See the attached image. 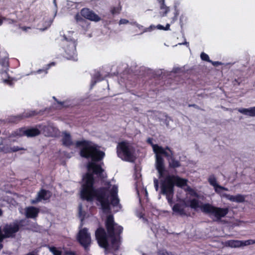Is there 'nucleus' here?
Listing matches in <instances>:
<instances>
[{
  "label": "nucleus",
  "mask_w": 255,
  "mask_h": 255,
  "mask_svg": "<svg viewBox=\"0 0 255 255\" xmlns=\"http://www.w3.org/2000/svg\"><path fill=\"white\" fill-rule=\"evenodd\" d=\"M188 106L189 107H192L195 108H196L197 109H200L199 107L197 105H196L195 104H190V105H188Z\"/></svg>",
  "instance_id": "nucleus-43"
},
{
  "label": "nucleus",
  "mask_w": 255,
  "mask_h": 255,
  "mask_svg": "<svg viewBox=\"0 0 255 255\" xmlns=\"http://www.w3.org/2000/svg\"><path fill=\"white\" fill-rule=\"evenodd\" d=\"M165 148L166 151L168 150L167 154H169L168 157H166L168 161L169 166L173 168L180 167L181 164L174 157V152L168 146H166Z\"/></svg>",
  "instance_id": "nucleus-15"
},
{
  "label": "nucleus",
  "mask_w": 255,
  "mask_h": 255,
  "mask_svg": "<svg viewBox=\"0 0 255 255\" xmlns=\"http://www.w3.org/2000/svg\"><path fill=\"white\" fill-rule=\"evenodd\" d=\"M21 28V29H22V30H23V31H26V30H27V29H29V28H30V27H22Z\"/></svg>",
  "instance_id": "nucleus-45"
},
{
  "label": "nucleus",
  "mask_w": 255,
  "mask_h": 255,
  "mask_svg": "<svg viewBox=\"0 0 255 255\" xmlns=\"http://www.w3.org/2000/svg\"><path fill=\"white\" fill-rule=\"evenodd\" d=\"M157 27L159 29H164V27L161 25H160V24L158 25L157 26Z\"/></svg>",
  "instance_id": "nucleus-44"
},
{
  "label": "nucleus",
  "mask_w": 255,
  "mask_h": 255,
  "mask_svg": "<svg viewBox=\"0 0 255 255\" xmlns=\"http://www.w3.org/2000/svg\"><path fill=\"white\" fill-rule=\"evenodd\" d=\"M221 190L228 191V189L219 185L218 188H216V192L218 194H221Z\"/></svg>",
  "instance_id": "nucleus-35"
},
{
  "label": "nucleus",
  "mask_w": 255,
  "mask_h": 255,
  "mask_svg": "<svg viewBox=\"0 0 255 255\" xmlns=\"http://www.w3.org/2000/svg\"><path fill=\"white\" fill-rule=\"evenodd\" d=\"M190 204L188 207L194 210L200 208L201 211L205 214L213 215L217 221H219L222 218L225 217L229 212L228 208H220L213 206L209 203H205L200 205V202L196 199H193L189 201Z\"/></svg>",
  "instance_id": "nucleus-3"
},
{
  "label": "nucleus",
  "mask_w": 255,
  "mask_h": 255,
  "mask_svg": "<svg viewBox=\"0 0 255 255\" xmlns=\"http://www.w3.org/2000/svg\"><path fill=\"white\" fill-rule=\"evenodd\" d=\"M95 236L99 246L106 248L108 246V239L105 230L101 228H98L95 232Z\"/></svg>",
  "instance_id": "nucleus-12"
},
{
  "label": "nucleus",
  "mask_w": 255,
  "mask_h": 255,
  "mask_svg": "<svg viewBox=\"0 0 255 255\" xmlns=\"http://www.w3.org/2000/svg\"><path fill=\"white\" fill-rule=\"evenodd\" d=\"M242 247L246 246L255 244V240H248L247 241H241Z\"/></svg>",
  "instance_id": "nucleus-31"
},
{
  "label": "nucleus",
  "mask_w": 255,
  "mask_h": 255,
  "mask_svg": "<svg viewBox=\"0 0 255 255\" xmlns=\"http://www.w3.org/2000/svg\"><path fill=\"white\" fill-rule=\"evenodd\" d=\"M16 120H15L14 121V122H17L18 121H19V120H20L21 119V117L20 116H18V117H16Z\"/></svg>",
  "instance_id": "nucleus-47"
},
{
  "label": "nucleus",
  "mask_w": 255,
  "mask_h": 255,
  "mask_svg": "<svg viewBox=\"0 0 255 255\" xmlns=\"http://www.w3.org/2000/svg\"><path fill=\"white\" fill-rule=\"evenodd\" d=\"M88 173L83 177L81 197L83 199L92 201L96 199L101 204L105 212L110 209L109 200L114 208V211H118L120 208L119 200L117 197L118 186L116 185L108 184V189L101 188L97 190L94 187L93 173L98 175L101 178H104L103 169L94 162H90L87 166Z\"/></svg>",
  "instance_id": "nucleus-1"
},
{
  "label": "nucleus",
  "mask_w": 255,
  "mask_h": 255,
  "mask_svg": "<svg viewBox=\"0 0 255 255\" xmlns=\"http://www.w3.org/2000/svg\"><path fill=\"white\" fill-rule=\"evenodd\" d=\"M23 148L19 147L18 146H13L12 147H6L3 150V151L6 152H16L19 151L20 150H23Z\"/></svg>",
  "instance_id": "nucleus-27"
},
{
  "label": "nucleus",
  "mask_w": 255,
  "mask_h": 255,
  "mask_svg": "<svg viewBox=\"0 0 255 255\" xmlns=\"http://www.w3.org/2000/svg\"><path fill=\"white\" fill-rule=\"evenodd\" d=\"M106 226L108 233L111 238L112 248L117 250L121 245L120 234L122 232L123 228L114 222L112 215L107 217Z\"/></svg>",
  "instance_id": "nucleus-4"
},
{
  "label": "nucleus",
  "mask_w": 255,
  "mask_h": 255,
  "mask_svg": "<svg viewBox=\"0 0 255 255\" xmlns=\"http://www.w3.org/2000/svg\"><path fill=\"white\" fill-rule=\"evenodd\" d=\"M117 154L122 160L128 161V143L123 141L119 143L117 146Z\"/></svg>",
  "instance_id": "nucleus-14"
},
{
  "label": "nucleus",
  "mask_w": 255,
  "mask_h": 255,
  "mask_svg": "<svg viewBox=\"0 0 255 255\" xmlns=\"http://www.w3.org/2000/svg\"><path fill=\"white\" fill-rule=\"evenodd\" d=\"M77 239L79 243L86 250L87 249L91 244V235L88 232L87 228H83L79 230Z\"/></svg>",
  "instance_id": "nucleus-10"
},
{
  "label": "nucleus",
  "mask_w": 255,
  "mask_h": 255,
  "mask_svg": "<svg viewBox=\"0 0 255 255\" xmlns=\"http://www.w3.org/2000/svg\"><path fill=\"white\" fill-rule=\"evenodd\" d=\"M201 58L202 60L208 62H211V61L209 59V57L207 54L204 52H202L200 55Z\"/></svg>",
  "instance_id": "nucleus-32"
},
{
  "label": "nucleus",
  "mask_w": 255,
  "mask_h": 255,
  "mask_svg": "<svg viewBox=\"0 0 255 255\" xmlns=\"http://www.w3.org/2000/svg\"><path fill=\"white\" fill-rule=\"evenodd\" d=\"M3 20H6L8 23H12L13 22H14V20L12 19L5 18L4 17H1L0 16V25L2 24V21Z\"/></svg>",
  "instance_id": "nucleus-36"
},
{
  "label": "nucleus",
  "mask_w": 255,
  "mask_h": 255,
  "mask_svg": "<svg viewBox=\"0 0 255 255\" xmlns=\"http://www.w3.org/2000/svg\"><path fill=\"white\" fill-rule=\"evenodd\" d=\"M71 32H68L67 34H64L62 36L61 45L65 52L66 58L74 61L77 60V55L76 54V42L72 38Z\"/></svg>",
  "instance_id": "nucleus-5"
},
{
  "label": "nucleus",
  "mask_w": 255,
  "mask_h": 255,
  "mask_svg": "<svg viewBox=\"0 0 255 255\" xmlns=\"http://www.w3.org/2000/svg\"><path fill=\"white\" fill-rule=\"evenodd\" d=\"M212 64L214 65V66H218V65H219L221 64V63L219 62H218V61H216V62H213L211 61V62Z\"/></svg>",
  "instance_id": "nucleus-42"
},
{
  "label": "nucleus",
  "mask_w": 255,
  "mask_h": 255,
  "mask_svg": "<svg viewBox=\"0 0 255 255\" xmlns=\"http://www.w3.org/2000/svg\"><path fill=\"white\" fill-rule=\"evenodd\" d=\"M51 196L50 192L45 190H40L37 194V197L35 200L31 201L32 204H36L42 200H46Z\"/></svg>",
  "instance_id": "nucleus-19"
},
{
  "label": "nucleus",
  "mask_w": 255,
  "mask_h": 255,
  "mask_svg": "<svg viewBox=\"0 0 255 255\" xmlns=\"http://www.w3.org/2000/svg\"><path fill=\"white\" fill-rule=\"evenodd\" d=\"M153 151L155 154L156 161L155 167L157 170L159 177L163 176L165 171L164 160L161 155H164L165 157H168L169 154H167V151L165 148L159 145L153 146Z\"/></svg>",
  "instance_id": "nucleus-6"
},
{
  "label": "nucleus",
  "mask_w": 255,
  "mask_h": 255,
  "mask_svg": "<svg viewBox=\"0 0 255 255\" xmlns=\"http://www.w3.org/2000/svg\"><path fill=\"white\" fill-rule=\"evenodd\" d=\"M142 255H146L145 254H143Z\"/></svg>",
  "instance_id": "nucleus-51"
},
{
  "label": "nucleus",
  "mask_w": 255,
  "mask_h": 255,
  "mask_svg": "<svg viewBox=\"0 0 255 255\" xmlns=\"http://www.w3.org/2000/svg\"><path fill=\"white\" fill-rule=\"evenodd\" d=\"M35 114H35V112L34 111H29L28 112L24 113V114L23 115V116L24 117L27 118V117H31V116H34Z\"/></svg>",
  "instance_id": "nucleus-37"
},
{
  "label": "nucleus",
  "mask_w": 255,
  "mask_h": 255,
  "mask_svg": "<svg viewBox=\"0 0 255 255\" xmlns=\"http://www.w3.org/2000/svg\"><path fill=\"white\" fill-rule=\"evenodd\" d=\"M81 14L85 18L92 21H98L100 17L88 8H83L81 11Z\"/></svg>",
  "instance_id": "nucleus-17"
},
{
  "label": "nucleus",
  "mask_w": 255,
  "mask_h": 255,
  "mask_svg": "<svg viewBox=\"0 0 255 255\" xmlns=\"http://www.w3.org/2000/svg\"><path fill=\"white\" fill-rule=\"evenodd\" d=\"M225 245L231 248H239L242 247V242L239 240H229L225 243Z\"/></svg>",
  "instance_id": "nucleus-25"
},
{
  "label": "nucleus",
  "mask_w": 255,
  "mask_h": 255,
  "mask_svg": "<svg viewBox=\"0 0 255 255\" xmlns=\"http://www.w3.org/2000/svg\"><path fill=\"white\" fill-rule=\"evenodd\" d=\"M60 104L61 105V106H63L64 103H60Z\"/></svg>",
  "instance_id": "nucleus-49"
},
{
  "label": "nucleus",
  "mask_w": 255,
  "mask_h": 255,
  "mask_svg": "<svg viewBox=\"0 0 255 255\" xmlns=\"http://www.w3.org/2000/svg\"><path fill=\"white\" fill-rule=\"evenodd\" d=\"M208 181L210 184L214 187L215 191H216V188H218V186L220 185L217 183L216 178L213 176H210Z\"/></svg>",
  "instance_id": "nucleus-28"
},
{
  "label": "nucleus",
  "mask_w": 255,
  "mask_h": 255,
  "mask_svg": "<svg viewBox=\"0 0 255 255\" xmlns=\"http://www.w3.org/2000/svg\"><path fill=\"white\" fill-rule=\"evenodd\" d=\"M186 207H188V204L186 203L183 204L177 203L172 207V210L174 212L181 216H185L187 215L185 210V208Z\"/></svg>",
  "instance_id": "nucleus-20"
},
{
  "label": "nucleus",
  "mask_w": 255,
  "mask_h": 255,
  "mask_svg": "<svg viewBox=\"0 0 255 255\" xmlns=\"http://www.w3.org/2000/svg\"><path fill=\"white\" fill-rule=\"evenodd\" d=\"M79 215L81 218V221H82L85 218H86L88 216H87L85 212L83 210L81 205L79 206Z\"/></svg>",
  "instance_id": "nucleus-30"
},
{
  "label": "nucleus",
  "mask_w": 255,
  "mask_h": 255,
  "mask_svg": "<svg viewBox=\"0 0 255 255\" xmlns=\"http://www.w3.org/2000/svg\"><path fill=\"white\" fill-rule=\"evenodd\" d=\"M160 193L166 195L168 203L171 205L173 203L174 190L161 184Z\"/></svg>",
  "instance_id": "nucleus-18"
},
{
  "label": "nucleus",
  "mask_w": 255,
  "mask_h": 255,
  "mask_svg": "<svg viewBox=\"0 0 255 255\" xmlns=\"http://www.w3.org/2000/svg\"><path fill=\"white\" fill-rule=\"evenodd\" d=\"M184 44H187V42H185L183 43Z\"/></svg>",
  "instance_id": "nucleus-50"
},
{
  "label": "nucleus",
  "mask_w": 255,
  "mask_h": 255,
  "mask_svg": "<svg viewBox=\"0 0 255 255\" xmlns=\"http://www.w3.org/2000/svg\"><path fill=\"white\" fill-rule=\"evenodd\" d=\"M2 214V212L1 210L0 209V216H1Z\"/></svg>",
  "instance_id": "nucleus-48"
},
{
  "label": "nucleus",
  "mask_w": 255,
  "mask_h": 255,
  "mask_svg": "<svg viewBox=\"0 0 255 255\" xmlns=\"http://www.w3.org/2000/svg\"><path fill=\"white\" fill-rule=\"evenodd\" d=\"M62 142L64 145L67 146H70L73 144V142L69 133L66 132L63 133Z\"/></svg>",
  "instance_id": "nucleus-24"
},
{
  "label": "nucleus",
  "mask_w": 255,
  "mask_h": 255,
  "mask_svg": "<svg viewBox=\"0 0 255 255\" xmlns=\"http://www.w3.org/2000/svg\"><path fill=\"white\" fill-rule=\"evenodd\" d=\"M154 187L155 188V190L156 191L158 190L159 186H158V180L155 178L154 179Z\"/></svg>",
  "instance_id": "nucleus-39"
},
{
  "label": "nucleus",
  "mask_w": 255,
  "mask_h": 255,
  "mask_svg": "<svg viewBox=\"0 0 255 255\" xmlns=\"http://www.w3.org/2000/svg\"><path fill=\"white\" fill-rule=\"evenodd\" d=\"M147 141L148 143L150 144L153 149L154 145H158L157 144H154L152 143V139L151 138H148L147 140Z\"/></svg>",
  "instance_id": "nucleus-40"
},
{
  "label": "nucleus",
  "mask_w": 255,
  "mask_h": 255,
  "mask_svg": "<svg viewBox=\"0 0 255 255\" xmlns=\"http://www.w3.org/2000/svg\"><path fill=\"white\" fill-rule=\"evenodd\" d=\"M76 146L80 148L81 156L91 158L93 161H100L105 156L104 152L100 149L98 145L91 141L85 140L77 141Z\"/></svg>",
  "instance_id": "nucleus-2"
},
{
  "label": "nucleus",
  "mask_w": 255,
  "mask_h": 255,
  "mask_svg": "<svg viewBox=\"0 0 255 255\" xmlns=\"http://www.w3.org/2000/svg\"><path fill=\"white\" fill-rule=\"evenodd\" d=\"M187 180L174 175H168L165 177L161 184L168 188L173 189L174 185L181 187L186 184Z\"/></svg>",
  "instance_id": "nucleus-9"
},
{
  "label": "nucleus",
  "mask_w": 255,
  "mask_h": 255,
  "mask_svg": "<svg viewBox=\"0 0 255 255\" xmlns=\"http://www.w3.org/2000/svg\"><path fill=\"white\" fill-rule=\"evenodd\" d=\"M140 211H138L137 212V216L139 218H142L143 219V220L144 222H146L147 221V220L145 219V218H143V216H144V214L142 213V208L141 207L140 208Z\"/></svg>",
  "instance_id": "nucleus-34"
},
{
  "label": "nucleus",
  "mask_w": 255,
  "mask_h": 255,
  "mask_svg": "<svg viewBox=\"0 0 255 255\" xmlns=\"http://www.w3.org/2000/svg\"><path fill=\"white\" fill-rule=\"evenodd\" d=\"M25 211L26 217L29 218H35L39 212L38 208L32 206L26 208Z\"/></svg>",
  "instance_id": "nucleus-22"
},
{
  "label": "nucleus",
  "mask_w": 255,
  "mask_h": 255,
  "mask_svg": "<svg viewBox=\"0 0 255 255\" xmlns=\"http://www.w3.org/2000/svg\"><path fill=\"white\" fill-rule=\"evenodd\" d=\"M36 21L37 22L38 28L42 30L49 27L52 22V20L49 18L48 16L46 14L37 17Z\"/></svg>",
  "instance_id": "nucleus-13"
},
{
  "label": "nucleus",
  "mask_w": 255,
  "mask_h": 255,
  "mask_svg": "<svg viewBox=\"0 0 255 255\" xmlns=\"http://www.w3.org/2000/svg\"><path fill=\"white\" fill-rule=\"evenodd\" d=\"M0 64L5 68L3 71L0 72V80L5 84L10 86H12L15 82V80L10 78L7 73L6 69L8 66L7 54L3 50H0Z\"/></svg>",
  "instance_id": "nucleus-7"
},
{
  "label": "nucleus",
  "mask_w": 255,
  "mask_h": 255,
  "mask_svg": "<svg viewBox=\"0 0 255 255\" xmlns=\"http://www.w3.org/2000/svg\"><path fill=\"white\" fill-rule=\"evenodd\" d=\"M222 196L232 202L242 203L245 201V196L241 194H238L236 196H233L229 194H224Z\"/></svg>",
  "instance_id": "nucleus-21"
},
{
  "label": "nucleus",
  "mask_w": 255,
  "mask_h": 255,
  "mask_svg": "<svg viewBox=\"0 0 255 255\" xmlns=\"http://www.w3.org/2000/svg\"><path fill=\"white\" fill-rule=\"evenodd\" d=\"M49 66H50V65L48 66V67L46 69H40V70H38L36 72H32L31 74H40L41 73H43L44 74L43 75H45L47 73V69L49 68Z\"/></svg>",
  "instance_id": "nucleus-33"
},
{
  "label": "nucleus",
  "mask_w": 255,
  "mask_h": 255,
  "mask_svg": "<svg viewBox=\"0 0 255 255\" xmlns=\"http://www.w3.org/2000/svg\"><path fill=\"white\" fill-rule=\"evenodd\" d=\"M102 79V78L100 77V74L99 72H96L92 79V85H94L97 82V81H101Z\"/></svg>",
  "instance_id": "nucleus-29"
},
{
  "label": "nucleus",
  "mask_w": 255,
  "mask_h": 255,
  "mask_svg": "<svg viewBox=\"0 0 255 255\" xmlns=\"http://www.w3.org/2000/svg\"><path fill=\"white\" fill-rule=\"evenodd\" d=\"M128 22V21L126 20V19H121L120 21V22H119V24H127Z\"/></svg>",
  "instance_id": "nucleus-41"
},
{
  "label": "nucleus",
  "mask_w": 255,
  "mask_h": 255,
  "mask_svg": "<svg viewBox=\"0 0 255 255\" xmlns=\"http://www.w3.org/2000/svg\"><path fill=\"white\" fill-rule=\"evenodd\" d=\"M41 132L46 136H54L57 133V129L52 124L47 126H39Z\"/></svg>",
  "instance_id": "nucleus-16"
},
{
  "label": "nucleus",
  "mask_w": 255,
  "mask_h": 255,
  "mask_svg": "<svg viewBox=\"0 0 255 255\" xmlns=\"http://www.w3.org/2000/svg\"><path fill=\"white\" fill-rule=\"evenodd\" d=\"M41 129L39 128H31L27 129L24 128H20L14 132L13 133L14 136H22L26 135L27 137H33L39 135L40 133Z\"/></svg>",
  "instance_id": "nucleus-11"
},
{
  "label": "nucleus",
  "mask_w": 255,
  "mask_h": 255,
  "mask_svg": "<svg viewBox=\"0 0 255 255\" xmlns=\"http://www.w3.org/2000/svg\"><path fill=\"white\" fill-rule=\"evenodd\" d=\"M238 111L243 114L250 117H255V107L249 109L242 108L238 109Z\"/></svg>",
  "instance_id": "nucleus-23"
},
{
  "label": "nucleus",
  "mask_w": 255,
  "mask_h": 255,
  "mask_svg": "<svg viewBox=\"0 0 255 255\" xmlns=\"http://www.w3.org/2000/svg\"><path fill=\"white\" fill-rule=\"evenodd\" d=\"M170 25L169 24H167L165 27H164V30H168L169 29Z\"/></svg>",
  "instance_id": "nucleus-46"
},
{
  "label": "nucleus",
  "mask_w": 255,
  "mask_h": 255,
  "mask_svg": "<svg viewBox=\"0 0 255 255\" xmlns=\"http://www.w3.org/2000/svg\"><path fill=\"white\" fill-rule=\"evenodd\" d=\"M135 156L131 154L129 150L128 149V161L133 162L135 159Z\"/></svg>",
  "instance_id": "nucleus-38"
},
{
  "label": "nucleus",
  "mask_w": 255,
  "mask_h": 255,
  "mask_svg": "<svg viewBox=\"0 0 255 255\" xmlns=\"http://www.w3.org/2000/svg\"><path fill=\"white\" fill-rule=\"evenodd\" d=\"M160 9L161 11H160V14L161 16H165L166 13L168 12L169 9V7L166 6L164 2V0H162L161 6H160Z\"/></svg>",
  "instance_id": "nucleus-26"
},
{
  "label": "nucleus",
  "mask_w": 255,
  "mask_h": 255,
  "mask_svg": "<svg viewBox=\"0 0 255 255\" xmlns=\"http://www.w3.org/2000/svg\"><path fill=\"white\" fill-rule=\"evenodd\" d=\"M19 228V225L15 223L5 225L2 228L0 227V250L2 248V240L4 238L13 237Z\"/></svg>",
  "instance_id": "nucleus-8"
}]
</instances>
